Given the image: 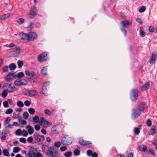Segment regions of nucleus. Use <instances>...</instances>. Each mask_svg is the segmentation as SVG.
Wrapping results in <instances>:
<instances>
[{
	"mask_svg": "<svg viewBox=\"0 0 157 157\" xmlns=\"http://www.w3.org/2000/svg\"><path fill=\"white\" fill-rule=\"evenodd\" d=\"M21 134L23 136L26 137L28 135V133L25 130H24L22 132Z\"/></svg>",
	"mask_w": 157,
	"mask_h": 157,
	"instance_id": "obj_41",
	"label": "nucleus"
},
{
	"mask_svg": "<svg viewBox=\"0 0 157 157\" xmlns=\"http://www.w3.org/2000/svg\"><path fill=\"white\" fill-rule=\"evenodd\" d=\"M3 105L4 107L7 108L8 107V103L7 101H6L3 102Z\"/></svg>",
	"mask_w": 157,
	"mask_h": 157,
	"instance_id": "obj_52",
	"label": "nucleus"
},
{
	"mask_svg": "<svg viewBox=\"0 0 157 157\" xmlns=\"http://www.w3.org/2000/svg\"><path fill=\"white\" fill-rule=\"evenodd\" d=\"M134 132L136 135H139L140 132V130L139 129L138 127L135 128Z\"/></svg>",
	"mask_w": 157,
	"mask_h": 157,
	"instance_id": "obj_45",
	"label": "nucleus"
},
{
	"mask_svg": "<svg viewBox=\"0 0 157 157\" xmlns=\"http://www.w3.org/2000/svg\"><path fill=\"white\" fill-rule=\"evenodd\" d=\"M154 151L153 149L151 148L149 150V152L150 153V154L152 155H155L154 153Z\"/></svg>",
	"mask_w": 157,
	"mask_h": 157,
	"instance_id": "obj_57",
	"label": "nucleus"
},
{
	"mask_svg": "<svg viewBox=\"0 0 157 157\" xmlns=\"http://www.w3.org/2000/svg\"><path fill=\"white\" fill-rule=\"evenodd\" d=\"M93 154L92 151L91 150H89L87 151V155L89 156H91Z\"/></svg>",
	"mask_w": 157,
	"mask_h": 157,
	"instance_id": "obj_53",
	"label": "nucleus"
},
{
	"mask_svg": "<svg viewBox=\"0 0 157 157\" xmlns=\"http://www.w3.org/2000/svg\"><path fill=\"white\" fill-rule=\"evenodd\" d=\"M28 93L30 96H32L36 95L38 94V92L36 90H28Z\"/></svg>",
	"mask_w": 157,
	"mask_h": 157,
	"instance_id": "obj_24",
	"label": "nucleus"
},
{
	"mask_svg": "<svg viewBox=\"0 0 157 157\" xmlns=\"http://www.w3.org/2000/svg\"><path fill=\"white\" fill-rule=\"evenodd\" d=\"M50 82L49 81H46L44 82L42 87V91L43 94L45 96L48 95L46 90L47 87L49 85Z\"/></svg>",
	"mask_w": 157,
	"mask_h": 157,
	"instance_id": "obj_8",
	"label": "nucleus"
},
{
	"mask_svg": "<svg viewBox=\"0 0 157 157\" xmlns=\"http://www.w3.org/2000/svg\"><path fill=\"white\" fill-rule=\"evenodd\" d=\"M72 142V138L67 136H63L61 139V142L64 145H69L71 144Z\"/></svg>",
	"mask_w": 157,
	"mask_h": 157,
	"instance_id": "obj_4",
	"label": "nucleus"
},
{
	"mask_svg": "<svg viewBox=\"0 0 157 157\" xmlns=\"http://www.w3.org/2000/svg\"><path fill=\"white\" fill-rule=\"evenodd\" d=\"M72 155V153L70 151L66 152L64 154V156L65 157H71Z\"/></svg>",
	"mask_w": 157,
	"mask_h": 157,
	"instance_id": "obj_29",
	"label": "nucleus"
},
{
	"mask_svg": "<svg viewBox=\"0 0 157 157\" xmlns=\"http://www.w3.org/2000/svg\"><path fill=\"white\" fill-rule=\"evenodd\" d=\"M6 90H5L2 91V96L4 98H5L6 97L7 94L8 93L7 92Z\"/></svg>",
	"mask_w": 157,
	"mask_h": 157,
	"instance_id": "obj_34",
	"label": "nucleus"
},
{
	"mask_svg": "<svg viewBox=\"0 0 157 157\" xmlns=\"http://www.w3.org/2000/svg\"><path fill=\"white\" fill-rule=\"evenodd\" d=\"M47 56V53L45 52H44L38 57V60L40 62L46 61L48 58Z\"/></svg>",
	"mask_w": 157,
	"mask_h": 157,
	"instance_id": "obj_10",
	"label": "nucleus"
},
{
	"mask_svg": "<svg viewBox=\"0 0 157 157\" xmlns=\"http://www.w3.org/2000/svg\"><path fill=\"white\" fill-rule=\"evenodd\" d=\"M139 91L137 89H133L131 91L130 98L132 101L136 100L138 96Z\"/></svg>",
	"mask_w": 157,
	"mask_h": 157,
	"instance_id": "obj_5",
	"label": "nucleus"
},
{
	"mask_svg": "<svg viewBox=\"0 0 157 157\" xmlns=\"http://www.w3.org/2000/svg\"><path fill=\"white\" fill-rule=\"evenodd\" d=\"M151 124L152 122L151 120L149 119H147L146 121L147 125L148 127H150L151 125Z\"/></svg>",
	"mask_w": 157,
	"mask_h": 157,
	"instance_id": "obj_44",
	"label": "nucleus"
},
{
	"mask_svg": "<svg viewBox=\"0 0 157 157\" xmlns=\"http://www.w3.org/2000/svg\"><path fill=\"white\" fill-rule=\"evenodd\" d=\"M35 152L33 151H30L28 153L27 155L29 157H34L35 155Z\"/></svg>",
	"mask_w": 157,
	"mask_h": 157,
	"instance_id": "obj_31",
	"label": "nucleus"
},
{
	"mask_svg": "<svg viewBox=\"0 0 157 157\" xmlns=\"http://www.w3.org/2000/svg\"><path fill=\"white\" fill-rule=\"evenodd\" d=\"M34 136L35 140L38 142L42 141L44 140V137L42 135L35 133L34 135Z\"/></svg>",
	"mask_w": 157,
	"mask_h": 157,
	"instance_id": "obj_15",
	"label": "nucleus"
},
{
	"mask_svg": "<svg viewBox=\"0 0 157 157\" xmlns=\"http://www.w3.org/2000/svg\"><path fill=\"white\" fill-rule=\"evenodd\" d=\"M132 115L134 119H136L140 116L141 114V111L138 109H135L133 110Z\"/></svg>",
	"mask_w": 157,
	"mask_h": 157,
	"instance_id": "obj_11",
	"label": "nucleus"
},
{
	"mask_svg": "<svg viewBox=\"0 0 157 157\" xmlns=\"http://www.w3.org/2000/svg\"><path fill=\"white\" fill-rule=\"evenodd\" d=\"M10 117H7L4 121V124L5 125L8 124L10 122Z\"/></svg>",
	"mask_w": 157,
	"mask_h": 157,
	"instance_id": "obj_37",
	"label": "nucleus"
},
{
	"mask_svg": "<svg viewBox=\"0 0 157 157\" xmlns=\"http://www.w3.org/2000/svg\"><path fill=\"white\" fill-rule=\"evenodd\" d=\"M153 144L155 146V148L157 149V140H155L153 142Z\"/></svg>",
	"mask_w": 157,
	"mask_h": 157,
	"instance_id": "obj_58",
	"label": "nucleus"
},
{
	"mask_svg": "<svg viewBox=\"0 0 157 157\" xmlns=\"http://www.w3.org/2000/svg\"><path fill=\"white\" fill-rule=\"evenodd\" d=\"M146 107L145 103L141 102L139 105V108L138 109H140V111H143L144 110Z\"/></svg>",
	"mask_w": 157,
	"mask_h": 157,
	"instance_id": "obj_21",
	"label": "nucleus"
},
{
	"mask_svg": "<svg viewBox=\"0 0 157 157\" xmlns=\"http://www.w3.org/2000/svg\"><path fill=\"white\" fill-rule=\"evenodd\" d=\"M148 30L150 32H153L154 30V29L153 26H150L149 27Z\"/></svg>",
	"mask_w": 157,
	"mask_h": 157,
	"instance_id": "obj_60",
	"label": "nucleus"
},
{
	"mask_svg": "<svg viewBox=\"0 0 157 157\" xmlns=\"http://www.w3.org/2000/svg\"><path fill=\"white\" fill-rule=\"evenodd\" d=\"M18 67L19 68L21 67L23 64V62L20 60H18L17 62Z\"/></svg>",
	"mask_w": 157,
	"mask_h": 157,
	"instance_id": "obj_40",
	"label": "nucleus"
},
{
	"mask_svg": "<svg viewBox=\"0 0 157 157\" xmlns=\"http://www.w3.org/2000/svg\"><path fill=\"white\" fill-rule=\"evenodd\" d=\"M24 73L22 72H21L17 74V77L19 78H21L24 76Z\"/></svg>",
	"mask_w": 157,
	"mask_h": 157,
	"instance_id": "obj_39",
	"label": "nucleus"
},
{
	"mask_svg": "<svg viewBox=\"0 0 157 157\" xmlns=\"http://www.w3.org/2000/svg\"><path fill=\"white\" fill-rule=\"evenodd\" d=\"M51 132L54 134L59 133V125H56L52 127L51 128Z\"/></svg>",
	"mask_w": 157,
	"mask_h": 157,
	"instance_id": "obj_17",
	"label": "nucleus"
},
{
	"mask_svg": "<svg viewBox=\"0 0 157 157\" xmlns=\"http://www.w3.org/2000/svg\"><path fill=\"white\" fill-rule=\"evenodd\" d=\"M33 140L32 137L31 136L29 137L27 139V141L30 143H32Z\"/></svg>",
	"mask_w": 157,
	"mask_h": 157,
	"instance_id": "obj_62",
	"label": "nucleus"
},
{
	"mask_svg": "<svg viewBox=\"0 0 157 157\" xmlns=\"http://www.w3.org/2000/svg\"><path fill=\"white\" fill-rule=\"evenodd\" d=\"M21 150V148L19 147H14L13 150V151L14 153H17L19 152Z\"/></svg>",
	"mask_w": 157,
	"mask_h": 157,
	"instance_id": "obj_32",
	"label": "nucleus"
},
{
	"mask_svg": "<svg viewBox=\"0 0 157 157\" xmlns=\"http://www.w3.org/2000/svg\"><path fill=\"white\" fill-rule=\"evenodd\" d=\"M44 113L45 114H47L48 115H50L51 114V112L48 109H46L44 111Z\"/></svg>",
	"mask_w": 157,
	"mask_h": 157,
	"instance_id": "obj_59",
	"label": "nucleus"
},
{
	"mask_svg": "<svg viewBox=\"0 0 157 157\" xmlns=\"http://www.w3.org/2000/svg\"><path fill=\"white\" fill-rule=\"evenodd\" d=\"M10 16V13H8L3 15L0 17V19L1 20H4L8 18Z\"/></svg>",
	"mask_w": 157,
	"mask_h": 157,
	"instance_id": "obj_27",
	"label": "nucleus"
},
{
	"mask_svg": "<svg viewBox=\"0 0 157 157\" xmlns=\"http://www.w3.org/2000/svg\"><path fill=\"white\" fill-rule=\"evenodd\" d=\"M13 52H14V53L15 56H17L19 55L20 52V49L18 46H15V47L13 48Z\"/></svg>",
	"mask_w": 157,
	"mask_h": 157,
	"instance_id": "obj_20",
	"label": "nucleus"
},
{
	"mask_svg": "<svg viewBox=\"0 0 157 157\" xmlns=\"http://www.w3.org/2000/svg\"><path fill=\"white\" fill-rule=\"evenodd\" d=\"M61 145L60 142L59 141L56 142L54 143V145L56 147H59Z\"/></svg>",
	"mask_w": 157,
	"mask_h": 157,
	"instance_id": "obj_54",
	"label": "nucleus"
},
{
	"mask_svg": "<svg viewBox=\"0 0 157 157\" xmlns=\"http://www.w3.org/2000/svg\"><path fill=\"white\" fill-rule=\"evenodd\" d=\"M80 151L79 149H76L74 151V154L75 155H78L80 154Z\"/></svg>",
	"mask_w": 157,
	"mask_h": 157,
	"instance_id": "obj_42",
	"label": "nucleus"
},
{
	"mask_svg": "<svg viewBox=\"0 0 157 157\" xmlns=\"http://www.w3.org/2000/svg\"><path fill=\"white\" fill-rule=\"evenodd\" d=\"M13 111V110L12 109H9L6 110L5 112L6 114H10Z\"/></svg>",
	"mask_w": 157,
	"mask_h": 157,
	"instance_id": "obj_49",
	"label": "nucleus"
},
{
	"mask_svg": "<svg viewBox=\"0 0 157 157\" xmlns=\"http://www.w3.org/2000/svg\"><path fill=\"white\" fill-rule=\"evenodd\" d=\"M21 37L22 39L24 40H26L28 41H29V35L28 34H25L23 33H21L20 34Z\"/></svg>",
	"mask_w": 157,
	"mask_h": 157,
	"instance_id": "obj_23",
	"label": "nucleus"
},
{
	"mask_svg": "<svg viewBox=\"0 0 157 157\" xmlns=\"http://www.w3.org/2000/svg\"><path fill=\"white\" fill-rule=\"evenodd\" d=\"M47 66H45L43 67L41 71V73L42 74L44 75H47L48 74L47 72Z\"/></svg>",
	"mask_w": 157,
	"mask_h": 157,
	"instance_id": "obj_25",
	"label": "nucleus"
},
{
	"mask_svg": "<svg viewBox=\"0 0 157 157\" xmlns=\"http://www.w3.org/2000/svg\"><path fill=\"white\" fill-rule=\"evenodd\" d=\"M152 82L151 81H148L147 83L144 84L141 87V90L142 91L146 90L148 89L150 86L152 85Z\"/></svg>",
	"mask_w": 157,
	"mask_h": 157,
	"instance_id": "obj_13",
	"label": "nucleus"
},
{
	"mask_svg": "<svg viewBox=\"0 0 157 157\" xmlns=\"http://www.w3.org/2000/svg\"><path fill=\"white\" fill-rule=\"evenodd\" d=\"M40 125H43L44 127L46 128L50 126L52 124V123L48 121L44 120V117H42L40 118Z\"/></svg>",
	"mask_w": 157,
	"mask_h": 157,
	"instance_id": "obj_7",
	"label": "nucleus"
},
{
	"mask_svg": "<svg viewBox=\"0 0 157 157\" xmlns=\"http://www.w3.org/2000/svg\"><path fill=\"white\" fill-rule=\"evenodd\" d=\"M140 35L142 37H144L145 36V32L141 29H140Z\"/></svg>",
	"mask_w": 157,
	"mask_h": 157,
	"instance_id": "obj_47",
	"label": "nucleus"
},
{
	"mask_svg": "<svg viewBox=\"0 0 157 157\" xmlns=\"http://www.w3.org/2000/svg\"><path fill=\"white\" fill-rule=\"evenodd\" d=\"M17 105L19 107H23L24 106V104L21 101H18L17 104Z\"/></svg>",
	"mask_w": 157,
	"mask_h": 157,
	"instance_id": "obj_46",
	"label": "nucleus"
},
{
	"mask_svg": "<svg viewBox=\"0 0 157 157\" xmlns=\"http://www.w3.org/2000/svg\"><path fill=\"white\" fill-rule=\"evenodd\" d=\"M28 133L30 135H32L34 132V130L32 127L30 125H27L26 127Z\"/></svg>",
	"mask_w": 157,
	"mask_h": 157,
	"instance_id": "obj_22",
	"label": "nucleus"
},
{
	"mask_svg": "<svg viewBox=\"0 0 157 157\" xmlns=\"http://www.w3.org/2000/svg\"><path fill=\"white\" fill-rule=\"evenodd\" d=\"M25 105L27 106H29L31 104V102L28 100H26L24 102Z\"/></svg>",
	"mask_w": 157,
	"mask_h": 157,
	"instance_id": "obj_50",
	"label": "nucleus"
},
{
	"mask_svg": "<svg viewBox=\"0 0 157 157\" xmlns=\"http://www.w3.org/2000/svg\"><path fill=\"white\" fill-rule=\"evenodd\" d=\"M121 31L123 33L125 36H126L127 33V30L124 28H122L121 29Z\"/></svg>",
	"mask_w": 157,
	"mask_h": 157,
	"instance_id": "obj_61",
	"label": "nucleus"
},
{
	"mask_svg": "<svg viewBox=\"0 0 157 157\" xmlns=\"http://www.w3.org/2000/svg\"><path fill=\"white\" fill-rule=\"evenodd\" d=\"M29 41H33L37 39V35L35 33L30 32L28 34Z\"/></svg>",
	"mask_w": 157,
	"mask_h": 157,
	"instance_id": "obj_14",
	"label": "nucleus"
},
{
	"mask_svg": "<svg viewBox=\"0 0 157 157\" xmlns=\"http://www.w3.org/2000/svg\"><path fill=\"white\" fill-rule=\"evenodd\" d=\"M34 156L35 157H42V154L40 152H38L36 154L35 153Z\"/></svg>",
	"mask_w": 157,
	"mask_h": 157,
	"instance_id": "obj_56",
	"label": "nucleus"
},
{
	"mask_svg": "<svg viewBox=\"0 0 157 157\" xmlns=\"http://www.w3.org/2000/svg\"><path fill=\"white\" fill-rule=\"evenodd\" d=\"M25 20L23 18H20L17 20V22L20 25L22 24L24 22Z\"/></svg>",
	"mask_w": 157,
	"mask_h": 157,
	"instance_id": "obj_35",
	"label": "nucleus"
},
{
	"mask_svg": "<svg viewBox=\"0 0 157 157\" xmlns=\"http://www.w3.org/2000/svg\"><path fill=\"white\" fill-rule=\"evenodd\" d=\"M40 125L39 124H36L34 126L35 129L36 131H38L40 130Z\"/></svg>",
	"mask_w": 157,
	"mask_h": 157,
	"instance_id": "obj_51",
	"label": "nucleus"
},
{
	"mask_svg": "<svg viewBox=\"0 0 157 157\" xmlns=\"http://www.w3.org/2000/svg\"><path fill=\"white\" fill-rule=\"evenodd\" d=\"M23 116L24 119H27L28 118L29 114L27 112H25L23 113Z\"/></svg>",
	"mask_w": 157,
	"mask_h": 157,
	"instance_id": "obj_36",
	"label": "nucleus"
},
{
	"mask_svg": "<svg viewBox=\"0 0 157 157\" xmlns=\"http://www.w3.org/2000/svg\"><path fill=\"white\" fill-rule=\"evenodd\" d=\"M9 68L10 70H13L16 68V66L14 63H12L10 65Z\"/></svg>",
	"mask_w": 157,
	"mask_h": 157,
	"instance_id": "obj_30",
	"label": "nucleus"
},
{
	"mask_svg": "<svg viewBox=\"0 0 157 157\" xmlns=\"http://www.w3.org/2000/svg\"><path fill=\"white\" fill-rule=\"evenodd\" d=\"M20 141L21 142L23 143H26V140L25 138H21L20 139Z\"/></svg>",
	"mask_w": 157,
	"mask_h": 157,
	"instance_id": "obj_55",
	"label": "nucleus"
},
{
	"mask_svg": "<svg viewBox=\"0 0 157 157\" xmlns=\"http://www.w3.org/2000/svg\"><path fill=\"white\" fill-rule=\"evenodd\" d=\"M121 23L124 28H127L131 24V22H130L129 21L127 20L122 21H121Z\"/></svg>",
	"mask_w": 157,
	"mask_h": 157,
	"instance_id": "obj_18",
	"label": "nucleus"
},
{
	"mask_svg": "<svg viewBox=\"0 0 157 157\" xmlns=\"http://www.w3.org/2000/svg\"><path fill=\"white\" fill-rule=\"evenodd\" d=\"M37 10L36 8L34 6L32 8L29 12L30 15L31 16V18H33L36 15L37 13Z\"/></svg>",
	"mask_w": 157,
	"mask_h": 157,
	"instance_id": "obj_16",
	"label": "nucleus"
},
{
	"mask_svg": "<svg viewBox=\"0 0 157 157\" xmlns=\"http://www.w3.org/2000/svg\"><path fill=\"white\" fill-rule=\"evenodd\" d=\"M3 87L6 88V90L10 93H13L17 90L14 86H12V83H5L3 84Z\"/></svg>",
	"mask_w": 157,
	"mask_h": 157,
	"instance_id": "obj_2",
	"label": "nucleus"
},
{
	"mask_svg": "<svg viewBox=\"0 0 157 157\" xmlns=\"http://www.w3.org/2000/svg\"><path fill=\"white\" fill-rule=\"evenodd\" d=\"M157 58V52L154 51L152 52V55L149 59V62L150 63V64L154 63L156 61Z\"/></svg>",
	"mask_w": 157,
	"mask_h": 157,
	"instance_id": "obj_9",
	"label": "nucleus"
},
{
	"mask_svg": "<svg viewBox=\"0 0 157 157\" xmlns=\"http://www.w3.org/2000/svg\"><path fill=\"white\" fill-rule=\"evenodd\" d=\"M14 83L15 85L17 86L25 85L27 84V82L24 79H17L14 82Z\"/></svg>",
	"mask_w": 157,
	"mask_h": 157,
	"instance_id": "obj_12",
	"label": "nucleus"
},
{
	"mask_svg": "<svg viewBox=\"0 0 157 157\" xmlns=\"http://www.w3.org/2000/svg\"><path fill=\"white\" fill-rule=\"evenodd\" d=\"M25 74L27 76V78L31 82L33 81L34 82V79H35L36 78V74L35 72L33 71H30L29 70H26L25 71Z\"/></svg>",
	"mask_w": 157,
	"mask_h": 157,
	"instance_id": "obj_3",
	"label": "nucleus"
},
{
	"mask_svg": "<svg viewBox=\"0 0 157 157\" xmlns=\"http://www.w3.org/2000/svg\"><path fill=\"white\" fill-rule=\"evenodd\" d=\"M42 148L44 151L47 154L52 157H56L58 156V152L57 151H53L54 147L53 146L49 147L47 145H43Z\"/></svg>",
	"mask_w": 157,
	"mask_h": 157,
	"instance_id": "obj_1",
	"label": "nucleus"
},
{
	"mask_svg": "<svg viewBox=\"0 0 157 157\" xmlns=\"http://www.w3.org/2000/svg\"><path fill=\"white\" fill-rule=\"evenodd\" d=\"M28 111L30 114H33L35 112V109L33 108H30L28 109Z\"/></svg>",
	"mask_w": 157,
	"mask_h": 157,
	"instance_id": "obj_38",
	"label": "nucleus"
},
{
	"mask_svg": "<svg viewBox=\"0 0 157 157\" xmlns=\"http://www.w3.org/2000/svg\"><path fill=\"white\" fill-rule=\"evenodd\" d=\"M79 142L80 144L84 146L91 144V143L90 141L85 140L81 139H79Z\"/></svg>",
	"mask_w": 157,
	"mask_h": 157,
	"instance_id": "obj_19",
	"label": "nucleus"
},
{
	"mask_svg": "<svg viewBox=\"0 0 157 157\" xmlns=\"http://www.w3.org/2000/svg\"><path fill=\"white\" fill-rule=\"evenodd\" d=\"M67 149V147L66 146L61 147H60V150L62 151H65Z\"/></svg>",
	"mask_w": 157,
	"mask_h": 157,
	"instance_id": "obj_63",
	"label": "nucleus"
},
{
	"mask_svg": "<svg viewBox=\"0 0 157 157\" xmlns=\"http://www.w3.org/2000/svg\"><path fill=\"white\" fill-rule=\"evenodd\" d=\"M40 119L39 117L37 116H36L33 117V120L35 123L38 122Z\"/></svg>",
	"mask_w": 157,
	"mask_h": 157,
	"instance_id": "obj_33",
	"label": "nucleus"
},
{
	"mask_svg": "<svg viewBox=\"0 0 157 157\" xmlns=\"http://www.w3.org/2000/svg\"><path fill=\"white\" fill-rule=\"evenodd\" d=\"M9 151V149H4L3 150L2 152L4 155L8 157L10 155Z\"/></svg>",
	"mask_w": 157,
	"mask_h": 157,
	"instance_id": "obj_28",
	"label": "nucleus"
},
{
	"mask_svg": "<svg viewBox=\"0 0 157 157\" xmlns=\"http://www.w3.org/2000/svg\"><path fill=\"white\" fill-rule=\"evenodd\" d=\"M16 76L15 72L11 71L5 77V79L7 82H10L15 78Z\"/></svg>",
	"mask_w": 157,
	"mask_h": 157,
	"instance_id": "obj_6",
	"label": "nucleus"
},
{
	"mask_svg": "<svg viewBox=\"0 0 157 157\" xmlns=\"http://www.w3.org/2000/svg\"><path fill=\"white\" fill-rule=\"evenodd\" d=\"M146 7L144 6H142L139 10V11L140 13L144 12L146 10Z\"/></svg>",
	"mask_w": 157,
	"mask_h": 157,
	"instance_id": "obj_43",
	"label": "nucleus"
},
{
	"mask_svg": "<svg viewBox=\"0 0 157 157\" xmlns=\"http://www.w3.org/2000/svg\"><path fill=\"white\" fill-rule=\"evenodd\" d=\"M147 148V147L144 144H142L139 147V150L143 152H145Z\"/></svg>",
	"mask_w": 157,
	"mask_h": 157,
	"instance_id": "obj_26",
	"label": "nucleus"
},
{
	"mask_svg": "<svg viewBox=\"0 0 157 157\" xmlns=\"http://www.w3.org/2000/svg\"><path fill=\"white\" fill-rule=\"evenodd\" d=\"M136 21L137 22L140 23V24H142L143 23L142 21L140 18H137Z\"/></svg>",
	"mask_w": 157,
	"mask_h": 157,
	"instance_id": "obj_64",
	"label": "nucleus"
},
{
	"mask_svg": "<svg viewBox=\"0 0 157 157\" xmlns=\"http://www.w3.org/2000/svg\"><path fill=\"white\" fill-rule=\"evenodd\" d=\"M22 131L21 129H17L16 131V134L17 135H20L21 134Z\"/></svg>",
	"mask_w": 157,
	"mask_h": 157,
	"instance_id": "obj_48",
	"label": "nucleus"
}]
</instances>
